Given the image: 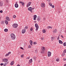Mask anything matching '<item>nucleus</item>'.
Here are the masks:
<instances>
[{
	"label": "nucleus",
	"instance_id": "f257e3e1",
	"mask_svg": "<svg viewBox=\"0 0 66 66\" xmlns=\"http://www.w3.org/2000/svg\"><path fill=\"white\" fill-rule=\"evenodd\" d=\"M11 37L12 39L14 40L15 39V35L13 34H12L11 35Z\"/></svg>",
	"mask_w": 66,
	"mask_h": 66
},
{
	"label": "nucleus",
	"instance_id": "f03ea898",
	"mask_svg": "<svg viewBox=\"0 0 66 66\" xmlns=\"http://www.w3.org/2000/svg\"><path fill=\"white\" fill-rule=\"evenodd\" d=\"M34 8H32V7H30L28 8V10L29 11H30V12L32 13V10H34Z\"/></svg>",
	"mask_w": 66,
	"mask_h": 66
},
{
	"label": "nucleus",
	"instance_id": "7ed1b4c3",
	"mask_svg": "<svg viewBox=\"0 0 66 66\" xmlns=\"http://www.w3.org/2000/svg\"><path fill=\"white\" fill-rule=\"evenodd\" d=\"M35 26L36 28V31L38 30V28H39V27L38 26V24H37V23H35Z\"/></svg>",
	"mask_w": 66,
	"mask_h": 66
},
{
	"label": "nucleus",
	"instance_id": "20e7f679",
	"mask_svg": "<svg viewBox=\"0 0 66 66\" xmlns=\"http://www.w3.org/2000/svg\"><path fill=\"white\" fill-rule=\"evenodd\" d=\"M13 27L16 28L18 27V24H14L13 25Z\"/></svg>",
	"mask_w": 66,
	"mask_h": 66
},
{
	"label": "nucleus",
	"instance_id": "39448f33",
	"mask_svg": "<svg viewBox=\"0 0 66 66\" xmlns=\"http://www.w3.org/2000/svg\"><path fill=\"white\" fill-rule=\"evenodd\" d=\"M48 56L49 57V56H50L51 55V53L50 52H48L47 53Z\"/></svg>",
	"mask_w": 66,
	"mask_h": 66
},
{
	"label": "nucleus",
	"instance_id": "423d86ee",
	"mask_svg": "<svg viewBox=\"0 0 66 66\" xmlns=\"http://www.w3.org/2000/svg\"><path fill=\"white\" fill-rule=\"evenodd\" d=\"M41 6L43 7H44L45 6V4L44 3H42L41 4Z\"/></svg>",
	"mask_w": 66,
	"mask_h": 66
},
{
	"label": "nucleus",
	"instance_id": "0eeeda50",
	"mask_svg": "<svg viewBox=\"0 0 66 66\" xmlns=\"http://www.w3.org/2000/svg\"><path fill=\"white\" fill-rule=\"evenodd\" d=\"M2 61L4 62H6L7 61H8V60L6 59H3Z\"/></svg>",
	"mask_w": 66,
	"mask_h": 66
},
{
	"label": "nucleus",
	"instance_id": "6e6552de",
	"mask_svg": "<svg viewBox=\"0 0 66 66\" xmlns=\"http://www.w3.org/2000/svg\"><path fill=\"white\" fill-rule=\"evenodd\" d=\"M24 29H23L22 31V33H23V34L24 33L26 32V29H25L24 28Z\"/></svg>",
	"mask_w": 66,
	"mask_h": 66
},
{
	"label": "nucleus",
	"instance_id": "1a4fd4ad",
	"mask_svg": "<svg viewBox=\"0 0 66 66\" xmlns=\"http://www.w3.org/2000/svg\"><path fill=\"white\" fill-rule=\"evenodd\" d=\"M36 17H37V16L36 15H34V19L35 20H36Z\"/></svg>",
	"mask_w": 66,
	"mask_h": 66
},
{
	"label": "nucleus",
	"instance_id": "9d476101",
	"mask_svg": "<svg viewBox=\"0 0 66 66\" xmlns=\"http://www.w3.org/2000/svg\"><path fill=\"white\" fill-rule=\"evenodd\" d=\"M39 16H38L37 18V20H38V21H40L41 20Z\"/></svg>",
	"mask_w": 66,
	"mask_h": 66
},
{
	"label": "nucleus",
	"instance_id": "9b49d317",
	"mask_svg": "<svg viewBox=\"0 0 66 66\" xmlns=\"http://www.w3.org/2000/svg\"><path fill=\"white\" fill-rule=\"evenodd\" d=\"M32 59H30L29 60L28 63H29V64H30L31 63H32Z\"/></svg>",
	"mask_w": 66,
	"mask_h": 66
},
{
	"label": "nucleus",
	"instance_id": "f8f14e48",
	"mask_svg": "<svg viewBox=\"0 0 66 66\" xmlns=\"http://www.w3.org/2000/svg\"><path fill=\"white\" fill-rule=\"evenodd\" d=\"M6 19L8 21H10L11 20V19L9 18L7 16L6 17Z\"/></svg>",
	"mask_w": 66,
	"mask_h": 66
},
{
	"label": "nucleus",
	"instance_id": "ddd939ff",
	"mask_svg": "<svg viewBox=\"0 0 66 66\" xmlns=\"http://www.w3.org/2000/svg\"><path fill=\"white\" fill-rule=\"evenodd\" d=\"M20 3H21L22 4V6H24V2H20Z\"/></svg>",
	"mask_w": 66,
	"mask_h": 66
},
{
	"label": "nucleus",
	"instance_id": "4468645a",
	"mask_svg": "<svg viewBox=\"0 0 66 66\" xmlns=\"http://www.w3.org/2000/svg\"><path fill=\"white\" fill-rule=\"evenodd\" d=\"M41 50H42L45 51V47H42L41 48Z\"/></svg>",
	"mask_w": 66,
	"mask_h": 66
},
{
	"label": "nucleus",
	"instance_id": "2eb2a0df",
	"mask_svg": "<svg viewBox=\"0 0 66 66\" xmlns=\"http://www.w3.org/2000/svg\"><path fill=\"white\" fill-rule=\"evenodd\" d=\"M59 44H63V42L62 41L59 40Z\"/></svg>",
	"mask_w": 66,
	"mask_h": 66
},
{
	"label": "nucleus",
	"instance_id": "dca6fc26",
	"mask_svg": "<svg viewBox=\"0 0 66 66\" xmlns=\"http://www.w3.org/2000/svg\"><path fill=\"white\" fill-rule=\"evenodd\" d=\"M15 6L16 8H17L18 7V4H15Z\"/></svg>",
	"mask_w": 66,
	"mask_h": 66
},
{
	"label": "nucleus",
	"instance_id": "f3484780",
	"mask_svg": "<svg viewBox=\"0 0 66 66\" xmlns=\"http://www.w3.org/2000/svg\"><path fill=\"white\" fill-rule=\"evenodd\" d=\"M14 62L13 61L12 62H11V65H14Z\"/></svg>",
	"mask_w": 66,
	"mask_h": 66
},
{
	"label": "nucleus",
	"instance_id": "a211bd4d",
	"mask_svg": "<svg viewBox=\"0 0 66 66\" xmlns=\"http://www.w3.org/2000/svg\"><path fill=\"white\" fill-rule=\"evenodd\" d=\"M3 5V2H0V6H2Z\"/></svg>",
	"mask_w": 66,
	"mask_h": 66
},
{
	"label": "nucleus",
	"instance_id": "6ab92c4d",
	"mask_svg": "<svg viewBox=\"0 0 66 66\" xmlns=\"http://www.w3.org/2000/svg\"><path fill=\"white\" fill-rule=\"evenodd\" d=\"M33 59L34 60V61H35L36 60V59H37V57H35V56H34L33 57Z\"/></svg>",
	"mask_w": 66,
	"mask_h": 66
},
{
	"label": "nucleus",
	"instance_id": "aec40b11",
	"mask_svg": "<svg viewBox=\"0 0 66 66\" xmlns=\"http://www.w3.org/2000/svg\"><path fill=\"white\" fill-rule=\"evenodd\" d=\"M30 44L31 45H32V43H33V42L32 41V40H30Z\"/></svg>",
	"mask_w": 66,
	"mask_h": 66
},
{
	"label": "nucleus",
	"instance_id": "412c9836",
	"mask_svg": "<svg viewBox=\"0 0 66 66\" xmlns=\"http://www.w3.org/2000/svg\"><path fill=\"white\" fill-rule=\"evenodd\" d=\"M4 31L5 32H7L8 31V29H5L4 30Z\"/></svg>",
	"mask_w": 66,
	"mask_h": 66
},
{
	"label": "nucleus",
	"instance_id": "4be33fe9",
	"mask_svg": "<svg viewBox=\"0 0 66 66\" xmlns=\"http://www.w3.org/2000/svg\"><path fill=\"white\" fill-rule=\"evenodd\" d=\"M5 22L6 24H8V21H7L5 20Z\"/></svg>",
	"mask_w": 66,
	"mask_h": 66
},
{
	"label": "nucleus",
	"instance_id": "5701e85b",
	"mask_svg": "<svg viewBox=\"0 0 66 66\" xmlns=\"http://www.w3.org/2000/svg\"><path fill=\"white\" fill-rule=\"evenodd\" d=\"M51 39L52 41H53V40L54 39V38L53 37H51Z\"/></svg>",
	"mask_w": 66,
	"mask_h": 66
},
{
	"label": "nucleus",
	"instance_id": "b1692460",
	"mask_svg": "<svg viewBox=\"0 0 66 66\" xmlns=\"http://www.w3.org/2000/svg\"><path fill=\"white\" fill-rule=\"evenodd\" d=\"M47 29H50L51 28V29H52V27H51L50 26H48L47 27Z\"/></svg>",
	"mask_w": 66,
	"mask_h": 66
},
{
	"label": "nucleus",
	"instance_id": "393cba45",
	"mask_svg": "<svg viewBox=\"0 0 66 66\" xmlns=\"http://www.w3.org/2000/svg\"><path fill=\"white\" fill-rule=\"evenodd\" d=\"M57 30L55 29V31H53V32H54V33H55V32H57Z\"/></svg>",
	"mask_w": 66,
	"mask_h": 66
},
{
	"label": "nucleus",
	"instance_id": "a878e982",
	"mask_svg": "<svg viewBox=\"0 0 66 66\" xmlns=\"http://www.w3.org/2000/svg\"><path fill=\"white\" fill-rule=\"evenodd\" d=\"M4 21H1V24H4Z\"/></svg>",
	"mask_w": 66,
	"mask_h": 66
},
{
	"label": "nucleus",
	"instance_id": "bb28decb",
	"mask_svg": "<svg viewBox=\"0 0 66 66\" xmlns=\"http://www.w3.org/2000/svg\"><path fill=\"white\" fill-rule=\"evenodd\" d=\"M43 33H45L46 32V30L45 29L44 30H43Z\"/></svg>",
	"mask_w": 66,
	"mask_h": 66
},
{
	"label": "nucleus",
	"instance_id": "cd10ccee",
	"mask_svg": "<svg viewBox=\"0 0 66 66\" xmlns=\"http://www.w3.org/2000/svg\"><path fill=\"white\" fill-rule=\"evenodd\" d=\"M34 45H35L37 44V42H34L33 43Z\"/></svg>",
	"mask_w": 66,
	"mask_h": 66
},
{
	"label": "nucleus",
	"instance_id": "c85d7f7f",
	"mask_svg": "<svg viewBox=\"0 0 66 66\" xmlns=\"http://www.w3.org/2000/svg\"><path fill=\"white\" fill-rule=\"evenodd\" d=\"M44 51H45L42 50L41 52V53H44Z\"/></svg>",
	"mask_w": 66,
	"mask_h": 66
},
{
	"label": "nucleus",
	"instance_id": "c756f323",
	"mask_svg": "<svg viewBox=\"0 0 66 66\" xmlns=\"http://www.w3.org/2000/svg\"><path fill=\"white\" fill-rule=\"evenodd\" d=\"M59 60H60L59 59L57 58L56 60V61H57V62H59Z\"/></svg>",
	"mask_w": 66,
	"mask_h": 66
},
{
	"label": "nucleus",
	"instance_id": "7c9ffc66",
	"mask_svg": "<svg viewBox=\"0 0 66 66\" xmlns=\"http://www.w3.org/2000/svg\"><path fill=\"white\" fill-rule=\"evenodd\" d=\"M63 46H66V43H64L63 44Z\"/></svg>",
	"mask_w": 66,
	"mask_h": 66
},
{
	"label": "nucleus",
	"instance_id": "2f4dec72",
	"mask_svg": "<svg viewBox=\"0 0 66 66\" xmlns=\"http://www.w3.org/2000/svg\"><path fill=\"white\" fill-rule=\"evenodd\" d=\"M16 15H13V18H16Z\"/></svg>",
	"mask_w": 66,
	"mask_h": 66
},
{
	"label": "nucleus",
	"instance_id": "473e14b6",
	"mask_svg": "<svg viewBox=\"0 0 66 66\" xmlns=\"http://www.w3.org/2000/svg\"><path fill=\"white\" fill-rule=\"evenodd\" d=\"M9 54H7L5 55V56L6 57L7 56H9Z\"/></svg>",
	"mask_w": 66,
	"mask_h": 66
},
{
	"label": "nucleus",
	"instance_id": "72a5a7b5",
	"mask_svg": "<svg viewBox=\"0 0 66 66\" xmlns=\"http://www.w3.org/2000/svg\"><path fill=\"white\" fill-rule=\"evenodd\" d=\"M63 53H66V49L64 50L63 52Z\"/></svg>",
	"mask_w": 66,
	"mask_h": 66
},
{
	"label": "nucleus",
	"instance_id": "f704fd0d",
	"mask_svg": "<svg viewBox=\"0 0 66 66\" xmlns=\"http://www.w3.org/2000/svg\"><path fill=\"white\" fill-rule=\"evenodd\" d=\"M49 4L50 5V6H51L52 5V4L51 3H49Z\"/></svg>",
	"mask_w": 66,
	"mask_h": 66
},
{
	"label": "nucleus",
	"instance_id": "c9c22d12",
	"mask_svg": "<svg viewBox=\"0 0 66 66\" xmlns=\"http://www.w3.org/2000/svg\"><path fill=\"white\" fill-rule=\"evenodd\" d=\"M28 26H26V27H25V29H28Z\"/></svg>",
	"mask_w": 66,
	"mask_h": 66
},
{
	"label": "nucleus",
	"instance_id": "e433bc0d",
	"mask_svg": "<svg viewBox=\"0 0 66 66\" xmlns=\"http://www.w3.org/2000/svg\"><path fill=\"white\" fill-rule=\"evenodd\" d=\"M29 5H30L31 4V2H29L28 4Z\"/></svg>",
	"mask_w": 66,
	"mask_h": 66
},
{
	"label": "nucleus",
	"instance_id": "4c0bfd02",
	"mask_svg": "<svg viewBox=\"0 0 66 66\" xmlns=\"http://www.w3.org/2000/svg\"><path fill=\"white\" fill-rule=\"evenodd\" d=\"M6 65V63H4V65L3 66H5Z\"/></svg>",
	"mask_w": 66,
	"mask_h": 66
},
{
	"label": "nucleus",
	"instance_id": "58836bf2",
	"mask_svg": "<svg viewBox=\"0 0 66 66\" xmlns=\"http://www.w3.org/2000/svg\"><path fill=\"white\" fill-rule=\"evenodd\" d=\"M28 48H31V46L30 45H29L28 46Z\"/></svg>",
	"mask_w": 66,
	"mask_h": 66
},
{
	"label": "nucleus",
	"instance_id": "ea45409f",
	"mask_svg": "<svg viewBox=\"0 0 66 66\" xmlns=\"http://www.w3.org/2000/svg\"><path fill=\"white\" fill-rule=\"evenodd\" d=\"M0 12H1V13H2L3 12V11L2 10H1L0 11Z\"/></svg>",
	"mask_w": 66,
	"mask_h": 66
},
{
	"label": "nucleus",
	"instance_id": "a19ab883",
	"mask_svg": "<svg viewBox=\"0 0 66 66\" xmlns=\"http://www.w3.org/2000/svg\"><path fill=\"white\" fill-rule=\"evenodd\" d=\"M4 65V63H1L0 64L1 66H2V65Z\"/></svg>",
	"mask_w": 66,
	"mask_h": 66
},
{
	"label": "nucleus",
	"instance_id": "79ce46f5",
	"mask_svg": "<svg viewBox=\"0 0 66 66\" xmlns=\"http://www.w3.org/2000/svg\"><path fill=\"white\" fill-rule=\"evenodd\" d=\"M11 53V52H8V53L9 55Z\"/></svg>",
	"mask_w": 66,
	"mask_h": 66
},
{
	"label": "nucleus",
	"instance_id": "37998d69",
	"mask_svg": "<svg viewBox=\"0 0 66 66\" xmlns=\"http://www.w3.org/2000/svg\"><path fill=\"white\" fill-rule=\"evenodd\" d=\"M41 39L42 40H44V38L43 37H42L41 38Z\"/></svg>",
	"mask_w": 66,
	"mask_h": 66
},
{
	"label": "nucleus",
	"instance_id": "c03bdc74",
	"mask_svg": "<svg viewBox=\"0 0 66 66\" xmlns=\"http://www.w3.org/2000/svg\"><path fill=\"white\" fill-rule=\"evenodd\" d=\"M30 31H32L33 30V28H31L30 29Z\"/></svg>",
	"mask_w": 66,
	"mask_h": 66
},
{
	"label": "nucleus",
	"instance_id": "a18cd8bd",
	"mask_svg": "<svg viewBox=\"0 0 66 66\" xmlns=\"http://www.w3.org/2000/svg\"><path fill=\"white\" fill-rule=\"evenodd\" d=\"M29 6H30V5H29V4H28L27 5V7H28Z\"/></svg>",
	"mask_w": 66,
	"mask_h": 66
},
{
	"label": "nucleus",
	"instance_id": "49530a36",
	"mask_svg": "<svg viewBox=\"0 0 66 66\" xmlns=\"http://www.w3.org/2000/svg\"><path fill=\"white\" fill-rule=\"evenodd\" d=\"M35 53H37V51L36 50L35 51Z\"/></svg>",
	"mask_w": 66,
	"mask_h": 66
},
{
	"label": "nucleus",
	"instance_id": "de8ad7c7",
	"mask_svg": "<svg viewBox=\"0 0 66 66\" xmlns=\"http://www.w3.org/2000/svg\"><path fill=\"white\" fill-rule=\"evenodd\" d=\"M63 61H66V59L63 58Z\"/></svg>",
	"mask_w": 66,
	"mask_h": 66
},
{
	"label": "nucleus",
	"instance_id": "09e8293b",
	"mask_svg": "<svg viewBox=\"0 0 66 66\" xmlns=\"http://www.w3.org/2000/svg\"><path fill=\"white\" fill-rule=\"evenodd\" d=\"M23 55H21V57H22H22H23Z\"/></svg>",
	"mask_w": 66,
	"mask_h": 66
},
{
	"label": "nucleus",
	"instance_id": "8fccbe9b",
	"mask_svg": "<svg viewBox=\"0 0 66 66\" xmlns=\"http://www.w3.org/2000/svg\"><path fill=\"white\" fill-rule=\"evenodd\" d=\"M52 6V8H54V6L53 5L52 6Z\"/></svg>",
	"mask_w": 66,
	"mask_h": 66
},
{
	"label": "nucleus",
	"instance_id": "3c124183",
	"mask_svg": "<svg viewBox=\"0 0 66 66\" xmlns=\"http://www.w3.org/2000/svg\"><path fill=\"white\" fill-rule=\"evenodd\" d=\"M61 36L62 37V38H64V37H63V36L62 35H61Z\"/></svg>",
	"mask_w": 66,
	"mask_h": 66
},
{
	"label": "nucleus",
	"instance_id": "603ef678",
	"mask_svg": "<svg viewBox=\"0 0 66 66\" xmlns=\"http://www.w3.org/2000/svg\"><path fill=\"white\" fill-rule=\"evenodd\" d=\"M20 53V52H18V55H19Z\"/></svg>",
	"mask_w": 66,
	"mask_h": 66
},
{
	"label": "nucleus",
	"instance_id": "864d4df0",
	"mask_svg": "<svg viewBox=\"0 0 66 66\" xmlns=\"http://www.w3.org/2000/svg\"><path fill=\"white\" fill-rule=\"evenodd\" d=\"M6 1L7 3H8L9 2V1L8 0H6Z\"/></svg>",
	"mask_w": 66,
	"mask_h": 66
},
{
	"label": "nucleus",
	"instance_id": "5fc2aeb1",
	"mask_svg": "<svg viewBox=\"0 0 66 66\" xmlns=\"http://www.w3.org/2000/svg\"><path fill=\"white\" fill-rule=\"evenodd\" d=\"M59 39H60V37H58L57 38V40H59Z\"/></svg>",
	"mask_w": 66,
	"mask_h": 66
},
{
	"label": "nucleus",
	"instance_id": "6e6d98bb",
	"mask_svg": "<svg viewBox=\"0 0 66 66\" xmlns=\"http://www.w3.org/2000/svg\"><path fill=\"white\" fill-rule=\"evenodd\" d=\"M65 53H63V56H64V55H65Z\"/></svg>",
	"mask_w": 66,
	"mask_h": 66
},
{
	"label": "nucleus",
	"instance_id": "4d7b16f0",
	"mask_svg": "<svg viewBox=\"0 0 66 66\" xmlns=\"http://www.w3.org/2000/svg\"><path fill=\"white\" fill-rule=\"evenodd\" d=\"M20 49H22L23 50V48L22 47H20Z\"/></svg>",
	"mask_w": 66,
	"mask_h": 66
},
{
	"label": "nucleus",
	"instance_id": "13d9d810",
	"mask_svg": "<svg viewBox=\"0 0 66 66\" xmlns=\"http://www.w3.org/2000/svg\"><path fill=\"white\" fill-rule=\"evenodd\" d=\"M44 20H45V19H46V18H45V17L44 18Z\"/></svg>",
	"mask_w": 66,
	"mask_h": 66
},
{
	"label": "nucleus",
	"instance_id": "bf43d9fd",
	"mask_svg": "<svg viewBox=\"0 0 66 66\" xmlns=\"http://www.w3.org/2000/svg\"><path fill=\"white\" fill-rule=\"evenodd\" d=\"M17 4V2H16V4Z\"/></svg>",
	"mask_w": 66,
	"mask_h": 66
},
{
	"label": "nucleus",
	"instance_id": "052dcab7",
	"mask_svg": "<svg viewBox=\"0 0 66 66\" xmlns=\"http://www.w3.org/2000/svg\"><path fill=\"white\" fill-rule=\"evenodd\" d=\"M36 22V21H34V22L35 23V22Z\"/></svg>",
	"mask_w": 66,
	"mask_h": 66
},
{
	"label": "nucleus",
	"instance_id": "680f3d73",
	"mask_svg": "<svg viewBox=\"0 0 66 66\" xmlns=\"http://www.w3.org/2000/svg\"><path fill=\"white\" fill-rule=\"evenodd\" d=\"M17 66H20V65H18Z\"/></svg>",
	"mask_w": 66,
	"mask_h": 66
},
{
	"label": "nucleus",
	"instance_id": "e2e57ef3",
	"mask_svg": "<svg viewBox=\"0 0 66 66\" xmlns=\"http://www.w3.org/2000/svg\"><path fill=\"white\" fill-rule=\"evenodd\" d=\"M6 64H8V62H6Z\"/></svg>",
	"mask_w": 66,
	"mask_h": 66
},
{
	"label": "nucleus",
	"instance_id": "0e129e2a",
	"mask_svg": "<svg viewBox=\"0 0 66 66\" xmlns=\"http://www.w3.org/2000/svg\"><path fill=\"white\" fill-rule=\"evenodd\" d=\"M60 11H59L58 12L59 13H60Z\"/></svg>",
	"mask_w": 66,
	"mask_h": 66
},
{
	"label": "nucleus",
	"instance_id": "69168bd1",
	"mask_svg": "<svg viewBox=\"0 0 66 66\" xmlns=\"http://www.w3.org/2000/svg\"><path fill=\"white\" fill-rule=\"evenodd\" d=\"M64 66H66V64H65Z\"/></svg>",
	"mask_w": 66,
	"mask_h": 66
},
{
	"label": "nucleus",
	"instance_id": "338daca9",
	"mask_svg": "<svg viewBox=\"0 0 66 66\" xmlns=\"http://www.w3.org/2000/svg\"><path fill=\"white\" fill-rule=\"evenodd\" d=\"M58 37H60V35H59Z\"/></svg>",
	"mask_w": 66,
	"mask_h": 66
},
{
	"label": "nucleus",
	"instance_id": "774afa93",
	"mask_svg": "<svg viewBox=\"0 0 66 66\" xmlns=\"http://www.w3.org/2000/svg\"><path fill=\"white\" fill-rule=\"evenodd\" d=\"M50 0H49V2H50Z\"/></svg>",
	"mask_w": 66,
	"mask_h": 66
}]
</instances>
